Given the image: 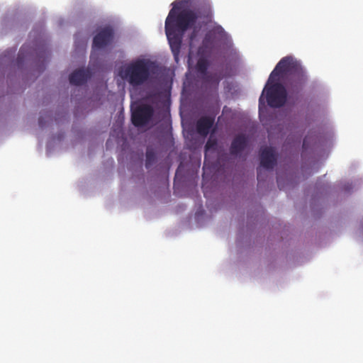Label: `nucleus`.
Wrapping results in <instances>:
<instances>
[{"mask_svg":"<svg viewBox=\"0 0 363 363\" xmlns=\"http://www.w3.org/2000/svg\"><path fill=\"white\" fill-rule=\"evenodd\" d=\"M186 1L176 0L165 20V33L176 62H179L182 36L186 30L196 22L198 16L193 10L186 8Z\"/></svg>","mask_w":363,"mask_h":363,"instance_id":"obj_1","label":"nucleus"},{"mask_svg":"<svg viewBox=\"0 0 363 363\" xmlns=\"http://www.w3.org/2000/svg\"><path fill=\"white\" fill-rule=\"evenodd\" d=\"M279 79L285 82L289 94L298 95L302 92L308 82V74L301 64L292 56L280 60L271 72L268 83Z\"/></svg>","mask_w":363,"mask_h":363,"instance_id":"obj_2","label":"nucleus"},{"mask_svg":"<svg viewBox=\"0 0 363 363\" xmlns=\"http://www.w3.org/2000/svg\"><path fill=\"white\" fill-rule=\"evenodd\" d=\"M155 63L148 59H135L125 65L119 72L121 77L133 87L149 82L155 73Z\"/></svg>","mask_w":363,"mask_h":363,"instance_id":"obj_3","label":"nucleus"},{"mask_svg":"<svg viewBox=\"0 0 363 363\" xmlns=\"http://www.w3.org/2000/svg\"><path fill=\"white\" fill-rule=\"evenodd\" d=\"M265 86L266 98L268 105L272 108H279L283 106L286 101L287 93L285 87L280 83H275ZM264 91H263L264 92Z\"/></svg>","mask_w":363,"mask_h":363,"instance_id":"obj_4","label":"nucleus"},{"mask_svg":"<svg viewBox=\"0 0 363 363\" xmlns=\"http://www.w3.org/2000/svg\"><path fill=\"white\" fill-rule=\"evenodd\" d=\"M155 111L149 104H140L132 109L131 121L134 126L140 128L147 125L152 120Z\"/></svg>","mask_w":363,"mask_h":363,"instance_id":"obj_5","label":"nucleus"},{"mask_svg":"<svg viewBox=\"0 0 363 363\" xmlns=\"http://www.w3.org/2000/svg\"><path fill=\"white\" fill-rule=\"evenodd\" d=\"M112 28L106 27L100 30L93 39V48L101 49L108 45L113 40Z\"/></svg>","mask_w":363,"mask_h":363,"instance_id":"obj_6","label":"nucleus"},{"mask_svg":"<svg viewBox=\"0 0 363 363\" xmlns=\"http://www.w3.org/2000/svg\"><path fill=\"white\" fill-rule=\"evenodd\" d=\"M277 164L274 150L271 147H266L261 150L260 164L267 169H272Z\"/></svg>","mask_w":363,"mask_h":363,"instance_id":"obj_7","label":"nucleus"},{"mask_svg":"<svg viewBox=\"0 0 363 363\" xmlns=\"http://www.w3.org/2000/svg\"><path fill=\"white\" fill-rule=\"evenodd\" d=\"M91 77V72L89 69H77L69 75L70 84L73 85H82Z\"/></svg>","mask_w":363,"mask_h":363,"instance_id":"obj_8","label":"nucleus"},{"mask_svg":"<svg viewBox=\"0 0 363 363\" xmlns=\"http://www.w3.org/2000/svg\"><path fill=\"white\" fill-rule=\"evenodd\" d=\"M222 77L218 73L208 74L206 77H202L203 83L206 88L215 93L218 92L219 83Z\"/></svg>","mask_w":363,"mask_h":363,"instance_id":"obj_9","label":"nucleus"},{"mask_svg":"<svg viewBox=\"0 0 363 363\" xmlns=\"http://www.w3.org/2000/svg\"><path fill=\"white\" fill-rule=\"evenodd\" d=\"M214 123V118L203 116L196 122V130L201 135H207Z\"/></svg>","mask_w":363,"mask_h":363,"instance_id":"obj_10","label":"nucleus"},{"mask_svg":"<svg viewBox=\"0 0 363 363\" xmlns=\"http://www.w3.org/2000/svg\"><path fill=\"white\" fill-rule=\"evenodd\" d=\"M247 140L244 135H237L231 143L230 152L232 155H238L247 147Z\"/></svg>","mask_w":363,"mask_h":363,"instance_id":"obj_11","label":"nucleus"},{"mask_svg":"<svg viewBox=\"0 0 363 363\" xmlns=\"http://www.w3.org/2000/svg\"><path fill=\"white\" fill-rule=\"evenodd\" d=\"M208 66L209 63L205 58H200L197 61L196 68L197 72L202 75V77L208 74L207 72Z\"/></svg>","mask_w":363,"mask_h":363,"instance_id":"obj_12","label":"nucleus"},{"mask_svg":"<svg viewBox=\"0 0 363 363\" xmlns=\"http://www.w3.org/2000/svg\"><path fill=\"white\" fill-rule=\"evenodd\" d=\"M155 152L150 149H147L146 152V160H145V166L146 168H149L155 160Z\"/></svg>","mask_w":363,"mask_h":363,"instance_id":"obj_13","label":"nucleus"},{"mask_svg":"<svg viewBox=\"0 0 363 363\" xmlns=\"http://www.w3.org/2000/svg\"><path fill=\"white\" fill-rule=\"evenodd\" d=\"M216 145V141H212L211 139H209L205 146L206 150H208L211 149V147H213Z\"/></svg>","mask_w":363,"mask_h":363,"instance_id":"obj_14","label":"nucleus"},{"mask_svg":"<svg viewBox=\"0 0 363 363\" xmlns=\"http://www.w3.org/2000/svg\"><path fill=\"white\" fill-rule=\"evenodd\" d=\"M308 139H309V137L308 136H306L303 139V149H307L308 148Z\"/></svg>","mask_w":363,"mask_h":363,"instance_id":"obj_15","label":"nucleus"},{"mask_svg":"<svg viewBox=\"0 0 363 363\" xmlns=\"http://www.w3.org/2000/svg\"><path fill=\"white\" fill-rule=\"evenodd\" d=\"M262 170L261 169H257V180L259 183L262 180Z\"/></svg>","mask_w":363,"mask_h":363,"instance_id":"obj_16","label":"nucleus"},{"mask_svg":"<svg viewBox=\"0 0 363 363\" xmlns=\"http://www.w3.org/2000/svg\"><path fill=\"white\" fill-rule=\"evenodd\" d=\"M38 123H39V125H40L41 128H43V127H44V126H45V121H44V118H43V116H41L39 118Z\"/></svg>","mask_w":363,"mask_h":363,"instance_id":"obj_17","label":"nucleus"},{"mask_svg":"<svg viewBox=\"0 0 363 363\" xmlns=\"http://www.w3.org/2000/svg\"><path fill=\"white\" fill-rule=\"evenodd\" d=\"M263 94L261 95L259 99V106L263 103V99H262Z\"/></svg>","mask_w":363,"mask_h":363,"instance_id":"obj_18","label":"nucleus"},{"mask_svg":"<svg viewBox=\"0 0 363 363\" xmlns=\"http://www.w3.org/2000/svg\"><path fill=\"white\" fill-rule=\"evenodd\" d=\"M205 167H206V161L204 162V166L203 167V169L205 170Z\"/></svg>","mask_w":363,"mask_h":363,"instance_id":"obj_19","label":"nucleus"}]
</instances>
